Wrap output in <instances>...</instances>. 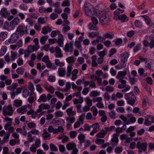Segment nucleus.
<instances>
[{"label":"nucleus","mask_w":154,"mask_h":154,"mask_svg":"<svg viewBox=\"0 0 154 154\" xmlns=\"http://www.w3.org/2000/svg\"><path fill=\"white\" fill-rule=\"evenodd\" d=\"M125 98L127 100V103L131 106H133L136 101V98L133 92H131L125 94Z\"/></svg>","instance_id":"1"},{"label":"nucleus","mask_w":154,"mask_h":154,"mask_svg":"<svg viewBox=\"0 0 154 154\" xmlns=\"http://www.w3.org/2000/svg\"><path fill=\"white\" fill-rule=\"evenodd\" d=\"M84 9L86 14L88 16L94 15V8L89 3H85L84 6Z\"/></svg>","instance_id":"2"},{"label":"nucleus","mask_w":154,"mask_h":154,"mask_svg":"<svg viewBox=\"0 0 154 154\" xmlns=\"http://www.w3.org/2000/svg\"><path fill=\"white\" fill-rule=\"evenodd\" d=\"M28 29L27 27H26L24 25H20L17 28L15 32L20 36H21L23 35H26L28 34Z\"/></svg>","instance_id":"3"},{"label":"nucleus","mask_w":154,"mask_h":154,"mask_svg":"<svg viewBox=\"0 0 154 154\" xmlns=\"http://www.w3.org/2000/svg\"><path fill=\"white\" fill-rule=\"evenodd\" d=\"M13 111L11 105L9 104L8 106L5 105L3 107L2 113L4 116H12Z\"/></svg>","instance_id":"4"},{"label":"nucleus","mask_w":154,"mask_h":154,"mask_svg":"<svg viewBox=\"0 0 154 154\" xmlns=\"http://www.w3.org/2000/svg\"><path fill=\"white\" fill-rule=\"evenodd\" d=\"M100 23L103 26L108 25L109 23L110 20L107 14L104 12L101 15L99 18Z\"/></svg>","instance_id":"5"},{"label":"nucleus","mask_w":154,"mask_h":154,"mask_svg":"<svg viewBox=\"0 0 154 154\" xmlns=\"http://www.w3.org/2000/svg\"><path fill=\"white\" fill-rule=\"evenodd\" d=\"M147 144L146 142L141 143L140 141H138L137 143V148L138 149L139 153L145 152L147 150Z\"/></svg>","instance_id":"6"},{"label":"nucleus","mask_w":154,"mask_h":154,"mask_svg":"<svg viewBox=\"0 0 154 154\" xmlns=\"http://www.w3.org/2000/svg\"><path fill=\"white\" fill-rule=\"evenodd\" d=\"M50 51L52 53L55 52V56L56 57L61 58L63 57V54L61 53V51L60 48L57 46L55 48L53 47H51L50 48Z\"/></svg>","instance_id":"7"},{"label":"nucleus","mask_w":154,"mask_h":154,"mask_svg":"<svg viewBox=\"0 0 154 154\" xmlns=\"http://www.w3.org/2000/svg\"><path fill=\"white\" fill-rule=\"evenodd\" d=\"M128 57V54L127 53L122 54L120 55V64L123 67L126 66Z\"/></svg>","instance_id":"8"},{"label":"nucleus","mask_w":154,"mask_h":154,"mask_svg":"<svg viewBox=\"0 0 154 154\" xmlns=\"http://www.w3.org/2000/svg\"><path fill=\"white\" fill-rule=\"evenodd\" d=\"M50 106L48 104L45 103H42L38 106V109L36 112L37 113H40L41 112L43 109H48L50 108Z\"/></svg>","instance_id":"9"},{"label":"nucleus","mask_w":154,"mask_h":154,"mask_svg":"<svg viewBox=\"0 0 154 154\" xmlns=\"http://www.w3.org/2000/svg\"><path fill=\"white\" fill-rule=\"evenodd\" d=\"M127 69H125L123 71H119L116 76V79H119L120 78L122 79L124 78L125 76L127 74Z\"/></svg>","instance_id":"10"},{"label":"nucleus","mask_w":154,"mask_h":154,"mask_svg":"<svg viewBox=\"0 0 154 154\" xmlns=\"http://www.w3.org/2000/svg\"><path fill=\"white\" fill-rule=\"evenodd\" d=\"M52 9L50 7L46 8L43 6H41L39 8V11L40 13H46L47 12H52Z\"/></svg>","instance_id":"11"},{"label":"nucleus","mask_w":154,"mask_h":154,"mask_svg":"<svg viewBox=\"0 0 154 154\" xmlns=\"http://www.w3.org/2000/svg\"><path fill=\"white\" fill-rule=\"evenodd\" d=\"M43 132L42 137L44 138V140H49L51 138V134L48 132L46 128L43 130Z\"/></svg>","instance_id":"12"},{"label":"nucleus","mask_w":154,"mask_h":154,"mask_svg":"<svg viewBox=\"0 0 154 154\" xmlns=\"http://www.w3.org/2000/svg\"><path fill=\"white\" fill-rule=\"evenodd\" d=\"M40 48L39 46L32 45H29L28 46L27 48V51L29 52L32 53L34 51H37Z\"/></svg>","instance_id":"13"},{"label":"nucleus","mask_w":154,"mask_h":154,"mask_svg":"<svg viewBox=\"0 0 154 154\" xmlns=\"http://www.w3.org/2000/svg\"><path fill=\"white\" fill-rule=\"evenodd\" d=\"M64 38L63 36L60 33L58 35V40H57V42L58 45L61 47L63 46V41Z\"/></svg>","instance_id":"14"},{"label":"nucleus","mask_w":154,"mask_h":154,"mask_svg":"<svg viewBox=\"0 0 154 154\" xmlns=\"http://www.w3.org/2000/svg\"><path fill=\"white\" fill-rule=\"evenodd\" d=\"M58 73L60 77H64L66 74L65 69L63 67H59L58 68Z\"/></svg>","instance_id":"15"},{"label":"nucleus","mask_w":154,"mask_h":154,"mask_svg":"<svg viewBox=\"0 0 154 154\" xmlns=\"http://www.w3.org/2000/svg\"><path fill=\"white\" fill-rule=\"evenodd\" d=\"M19 23V19L17 17L15 18L12 20L11 21L10 23V26L12 27H15V26L18 25Z\"/></svg>","instance_id":"16"},{"label":"nucleus","mask_w":154,"mask_h":154,"mask_svg":"<svg viewBox=\"0 0 154 154\" xmlns=\"http://www.w3.org/2000/svg\"><path fill=\"white\" fill-rule=\"evenodd\" d=\"M73 107H71L67 109L66 112L69 116H73L76 114V111H72Z\"/></svg>","instance_id":"17"},{"label":"nucleus","mask_w":154,"mask_h":154,"mask_svg":"<svg viewBox=\"0 0 154 154\" xmlns=\"http://www.w3.org/2000/svg\"><path fill=\"white\" fill-rule=\"evenodd\" d=\"M27 107L26 105L22 106L21 107L18 108L17 110V113L23 114L26 111Z\"/></svg>","instance_id":"18"},{"label":"nucleus","mask_w":154,"mask_h":154,"mask_svg":"<svg viewBox=\"0 0 154 154\" xmlns=\"http://www.w3.org/2000/svg\"><path fill=\"white\" fill-rule=\"evenodd\" d=\"M20 36L16 32L13 33L11 36L10 37L13 43H15L17 42L18 39L19 38Z\"/></svg>","instance_id":"19"},{"label":"nucleus","mask_w":154,"mask_h":154,"mask_svg":"<svg viewBox=\"0 0 154 154\" xmlns=\"http://www.w3.org/2000/svg\"><path fill=\"white\" fill-rule=\"evenodd\" d=\"M47 19L48 18L47 17H39L38 19V24L39 25L45 24L46 23V21H47Z\"/></svg>","instance_id":"20"},{"label":"nucleus","mask_w":154,"mask_h":154,"mask_svg":"<svg viewBox=\"0 0 154 154\" xmlns=\"http://www.w3.org/2000/svg\"><path fill=\"white\" fill-rule=\"evenodd\" d=\"M64 50L66 52L69 51L70 53H72L73 51V48L69 45L68 43H66L65 48H64Z\"/></svg>","instance_id":"21"},{"label":"nucleus","mask_w":154,"mask_h":154,"mask_svg":"<svg viewBox=\"0 0 154 154\" xmlns=\"http://www.w3.org/2000/svg\"><path fill=\"white\" fill-rule=\"evenodd\" d=\"M47 98L45 94H43L39 97V99L37 101L38 102H45L47 101Z\"/></svg>","instance_id":"22"},{"label":"nucleus","mask_w":154,"mask_h":154,"mask_svg":"<svg viewBox=\"0 0 154 154\" xmlns=\"http://www.w3.org/2000/svg\"><path fill=\"white\" fill-rule=\"evenodd\" d=\"M76 145L73 143H69L66 146L67 149L69 150L76 148Z\"/></svg>","instance_id":"23"},{"label":"nucleus","mask_w":154,"mask_h":154,"mask_svg":"<svg viewBox=\"0 0 154 154\" xmlns=\"http://www.w3.org/2000/svg\"><path fill=\"white\" fill-rule=\"evenodd\" d=\"M149 46L151 49L154 48V37L152 36H149Z\"/></svg>","instance_id":"24"},{"label":"nucleus","mask_w":154,"mask_h":154,"mask_svg":"<svg viewBox=\"0 0 154 154\" xmlns=\"http://www.w3.org/2000/svg\"><path fill=\"white\" fill-rule=\"evenodd\" d=\"M106 134V130H102L97 134L96 136L99 138H103Z\"/></svg>","instance_id":"25"},{"label":"nucleus","mask_w":154,"mask_h":154,"mask_svg":"<svg viewBox=\"0 0 154 154\" xmlns=\"http://www.w3.org/2000/svg\"><path fill=\"white\" fill-rule=\"evenodd\" d=\"M134 25L136 27L139 29H141L143 26L142 22L139 20H136L135 21Z\"/></svg>","instance_id":"26"},{"label":"nucleus","mask_w":154,"mask_h":154,"mask_svg":"<svg viewBox=\"0 0 154 154\" xmlns=\"http://www.w3.org/2000/svg\"><path fill=\"white\" fill-rule=\"evenodd\" d=\"M83 98L81 97H79V99L78 100L77 99H75L73 101V103L75 105H78V104L79 103L81 104L83 102Z\"/></svg>","instance_id":"27"},{"label":"nucleus","mask_w":154,"mask_h":154,"mask_svg":"<svg viewBox=\"0 0 154 154\" xmlns=\"http://www.w3.org/2000/svg\"><path fill=\"white\" fill-rule=\"evenodd\" d=\"M117 20H121L122 22H127L128 20L126 15L125 14L120 15L119 17Z\"/></svg>","instance_id":"28"},{"label":"nucleus","mask_w":154,"mask_h":154,"mask_svg":"<svg viewBox=\"0 0 154 154\" xmlns=\"http://www.w3.org/2000/svg\"><path fill=\"white\" fill-rule=\"evenodd\" d=\"M67 71L66 73V77H69L71 75L72 73V71L73 69V67L71 66H69L67 67Z\"/></svg>","instance_id":"29"},{"label":"nucleus","mask_w":154,"mask_h":154,"mask_svg":"<svg viewBox=\"0 0 154 154\" xmlns=\"http://www.w3.org/2000/svg\"><path fill=\"white\" fill-rule=\"evenodd\" d=\"M51 31V29L49 26H47V27H44L42 28L41 32L42 34H47L48 32H50Z\"/></svg>","instance_id":"30"},{"label":"nucleus","mask_w":154,"mask_h":154,"mask_svg":"<svg viewBox=\"0 0 154 154\" xmlns=\"http://www.w3.org/2000/svg\"><path fill=\"white\" fill-rule=\"evenodd\" d=\"M66 60L67 62L68 63H71L75 62V59L74 56H71L66 58Z\"/></svg>","instance_id":"31"},{"label":"nucleus","mask_w":154,"mask_h":154,"mask_svg":"<svg viewBox=\"0 0 154 154\" xmlns=\"http://www.w3.org/2000/svg\"><path fill=\"white\" fill-rule=\"evenodd\" d=\"M96 25L93 23H90L88 25V28L90 30H97L98 29V28Z\"/></svg>","instance_id":"32"},{"label":"nucleus","mask_w":154,"mask_h":154,"mask_svg":"<svg viewBox=\"0 0 154 154\" xmlns=\"http://www.w3.org/2000/svg\"><path fill=\"white\" fill-rule=\"evenodd\" d=\"M8 33L7 32H2L0 33V40H4L7 37Z\"/></svg>","instance_id":"33"},{"label":"nucleus","mask_w":154,"mask_h":154,"mask_svg":"<svg viewBox=\"0 0 154 154\" xmlns=\"http://www.w3.org/2000/svg\"><path fill=\"white\" fill-rule=\"evenodd\" d=\"M47 130L48 131L49 133L53 132L54 134L57 133V129L54 128H53V127L51 126H49L48 127Z\"/></svg>","instance_id":"34"},{"label":"nucleus","mask_w":154,"mask_h":154,"mask_svg":"<svg viewBox=\"0 0 154 154\" xmlns=\"http://www.w3.org/2000/svg\"><path fill=\"white\" fill-rule=\"evenodd\" d=\"M142 17H144L145 21L146 23L148 25H150L152 22H151L149 17L147 15L141 16Z\"/></svg>","instance_id":"35"},{"label":"nucleus","mask_w":154,"mask_h":154,"mask_svg":"<svg viewBox=\"0 0 154 154\" xmlns=\"http://www.w3.org/2000/svg\"><path fill=\"white\" fill-rule=\"evenodd\" d=\"M78 139L80 141V143L82 144L85 142V136L82 134H80L78 136Z\"/></svg>","instance_id":"36"},{"label":"nucleus","mask_w":154,"mask_h":154,"mask_svg":"<svg viewBox=\"0 0 154 154\" xmlns=\"http://www.w3.org/2000/svg\"><path fill=\"white\" fill-rule=\"evenodd\" d=\"M103 36L105 40L106 38H112L114 36V34L112 33L110 34L109 33H106L103 35Z\"/></svg>","instance_id":"37"},{"label":"nucleus","mask_w":154,"mask_h":154,"mask_svg":"<svg viewBox=\"0 0 154 154\" xmlns=\"http://www.w3.org/2000/svg\"><path fill=\"white\" fill-rule=\"evenodd\" d=\"M49 147L50 150L51 151L56 152L58 150L57 147L54 144L52 143H51L50 144Z\"/></svg>","instance_id":"38"},{"label":"nucleus","mask_w":154,"mask_h":154,"mask_svg":"<svg viewBox=\"0 0 154 154\" xmlns=\"http://www.w3.org/2000/svg\"><path fill=\"white\" fill-rule=\"evenodd\" d=\"M97 7H96L94 8V15H95L96 16H98L102 12V11L100 10L99 8H97Z\"/></svg>","instance_id":"39"},{"label":"nucleus","mask_w":154,"mask_h":154,"mask_svg":"<svg viewBox=\"0 0 154 154\" xmlns=\"http://www.w3.org/2000/svg\"><path fill=\"white\" fill-rule=\"evenodd\" d=\"M48 38L47 35L43 36L41 37L40 38V43L42 44H44L45 43L46 41H47Z\"/></svg>","instance_id":"40"},{"label":"nucleus","mask_w":154,"mask_h":154,"mask_svg":"<svg viewBox=\"0 0 154 154\" xmlns=\"http://www.w3.org/2000/svg\"><path fill=\"white\" fill-rule=\"evenodd\" d=\"M23 96L26 98L29 95V91L25 87H23Z\"/></svg>","instance_id":"41"},{"label":"nucleus","mask_w":154,"mask_h":154,"mask_svg":"<svg viewBox=\"0 0 154 154\" xmlns=\"http://www.w3.org/2000/svg\"><path fill=\"white\" fill-rule=\"evenodd\" d=\"M113 42L116 45H119L122 43V40L121 38H117L113 40Z\"/></svg>","instance_id":"42"},{"label":"nucleus","mask_w":154,"mask_h":154,"mask_svg":"<svg viewBox=\"0 0 154 154\" xmlns=\"http://www.w3.org/2000/svg\"><path fill=\"white\" fill-rule=\"evenodd\" d=\"M16 131L18 133H20L24 136H26L27 134L26 131H24L22 128H17Z\"/></svg>","instance_id":"43"},{"label":"nucleus","mask_w":154,"mask_h":154,"mask_svg":"<svg viewBox=\"0 0 154 154\" xmlns=\"http://www.w3.org/2000/svg\"><path fill=\"white\" fill-rule=\"evenodd\" d=\"M22 101L21 100H14V105L16 107H18L21 105Z\"/></svg>","instance_id":"44"},{"label":"nucleus","mask_w":154,"mask_h":154,"mask_svg":"<svg viewBox=\"0 0 154 154\" xmlns=\"http://www.w3.org/2000/svg\"><path fill=\"white\" fill-rule=\"evenodd\" d=\"M55 63L57 66H58L61 67L63 66L64 65V63L60 62L59 60L58 59H56L55 60Z\"/></svg>","instance_id":"45"},{"label":"nucleus","mask_w":154,"mask_h":154,"mask_svg":"<svg viewBox=\"0 0 154 154\" xmlns=\"http://www.w3.org/2000/svg\"><path fill=\"white\" fill-rule=\"evenodd\" d=\"M91 110L93 112V115L94 116H96L97 114L98 111L97 108L93 106L91 107Z\"/></svg>","instance_id":"46"},{"label":"nucleus","mask_w":154,"mask_h":154,"mask_svg":"<svg viewBox=\"0 0 154 154\" xmlns=\"http://www.w3.org/2000/svg\"><path fill=\"white\" fill-rule=\"evenodd\" d=\"M7 51V48L5 46H3L2 47L0 51V56H2L4 55Z\"/></svg>","instance_id":"47"},{"label":"nucleus","mask_w":154,"mask_h":154,"mask_svg":"<svg viewBox=\"0 0 154 154\" xmlns=\"http://www.w3.org/2000/svg\"><path fill=\"white\" fill-rule=\"evenodd\" d=\"M19 141V139H15L11 140L9 141V143L11 146H14Z\"/></svg>","instance_id":"48"},{"label":"nucleus","mask_w":154,"mask_h":154,"mask_svg":"<svg viewBox=\"0 0 154 154\" xmlns=\"http://www.w3.org/2000/svg\"><path fill=\"white\" fill-rule=\"evenodd\" d=\"M75 45L80 51L82 50V47L81 45L80 42L78 41H76L75 43Z\"/></svg>","instance_id":"49"},{"label":"nucleus","mask_w":154,"mask_h":154,"mask_svg":"<svg viewBox=\"0 0 154 154\" xmlns=\"http://www.w3.org/2000/svg\"><path fill=\"white\" fill-rule=\"evenodd\" d=\"M60 33V32L59 30H56L52 31L51 33V36L52 37L54 38L57 35H59Z\"/></svg>","instance_id":"50"},{"label":"nucleus","mask_w":154,"mask_h":154,"mask_svg":"<svg viewBox=\"0 0 154 154\" xmlns=\"http://www.w3.org/2000/svg\"><path fill=\"white\" fill-rule=\"evenodd\" d=\"M11 60L13 61L15 60L17 55V53L16 52L11 51Z\"/></svg>","instance_id":"51"},{"label":"nucleus","mask_w":154,"mask_h":154,"mask_svg":"<svg viewBox=\"0 0 154 154\" xmlns=\"http://www.w3.org/2000/svg\"><path fill=\"white\" fill-rule=\"evenodd\" d=\"M100 93L97 91H92L90 94V96L91 97H95L99 95Z\"/></svg>","instance_id":"52"},{"label":"nucleus","mask_w":154,"mask_h":154,"mask_svg":"<svg viewBox=\"0 0 154 154\" xmlns=\"http://www.w3.org/2000/svg\"><path fill=\"white\" fill-rule=\"evenodd\" d=\"M34 137H32V134H30V132L28 133L27 140L29 142H31L33 141Z\"/></svg>","instance_id":"53"},{"label":"nucleus","mask_w":154,"mask_h":154,"mask_svg":"<svg viewBox=\"0 0 154 154\" xmlns=\"http://www.w3.org/2000/svg\"><path fill=\"white\" fill-rule=\"evenodd\" d=\"M24 69L20 67L17 69L16 72L18 74L22 75L24 72Z\"/></svg>","instance_id":"54"},{"label":"nucleus","mask_w":154,"mask_h":154,"mask_svg":"<svg viewBox=\"0 0 154 154\" xmlns=\"http://www.w3.org/2000/svg\"><path fill=\"white\" fill-rule=\"evenodd\" d=\"M105 140L103 139L97 138L95 140V143L97 144H100L104 143Z\"/></svg>","instance_id":"55"},{"label":"nucleus","mask_w":154,"mask_h":154,"mask_svg":"<svg viewBox=\"0 0 154 154\" xmlns=\"http://www.w3.org/2000/svg\"><path fill=\"white\" fill-rule=\"evenodd\" d=\"M115 129V127L113 126H111L110 127H106L105 128V130H106V132L107 131L109 132L112 131L114 130Z\"/></svg>","instance_id":"56"},{"label":"nucleus","mask_w":154,"mask_h":154,"mask_svg":"<svg viewBox=\"0 0 154 154\" xmlns=\"http://www.w3.org/2000/svg\"><path fill=\"white\" fill-rule=\"evenodd\" d=\"M99 33L97 32H92L89 33V36L90 37L94 38L97 35H99Z\"/></svg>","instance_id":"57"},{"label":"nucleus","mask_w":154,"mask_h":154,"mask_svg":"<svg viewBox=\"0 0 154 154\" xmlns=\"http://www.w3.org/2000/svg\"><path fill=\"white\" fill-rule=\"evenodd\" d=\"M19 8L20 9L24 11L27 10L28 8L27 5L24 4H20L19 6Z\"/></svg>","instance_id":"58"},{"label":"nucleus","mask_w":154,"mask_h":154,"mask_svg":"<svg viewBox=\"0 0 154 154\" xmlns=\"http://www.w3.org/2000/svg\"><path fill=\"white\" fill-rule=\"evenodd\" d=\"M7 10L5 8H2L0 12V15L3 16H5L7 13Z\"/></svg>","instance_id":"59"},{"label":"nucleus","mask_w":154,"mask_h":154,"mask_svg":"<svg viewBox=\"0 0 154 154\" xmlns=\"http://www.w3.org/2000/svg\"><path fill=\"white\" fill-rule=\"evenodd\" d=\"M114 18L116 20H117L119 17L120 15V14L121 13L119 12L118 10H116V11H114Z\"/></svg>","instance_id":"60"},{"label":"nucleus","mask_w":154,"mask_h":154,"mask_svg":"<svg viewBox=\"0 0 154 154\" xmlns=\"http://www.w3.org/2000/svg\"><path fill=\"white\" fill-rule=\"evenodd\" d=\"M70 117L69 116L66 119V121L67 122H69L71 123H72L75 121V119L73 116Z\"/></svg>","instance_id":"61"},{"label":"nucleus","mask_w":154,"mask_h":154,"mask_svg":"<svg viewBox=\"0 0 154 154\" xmlns=\"http://www.w3.org/2000/svg\"><path fill=\"white\" fill-rule=\"evenodd\" d=\"M48 80L51 82H54L55 81L56 78L54 76L50 75L48 76Z\"/></svg>","instance_id":"62"},{"label":"nucleus","mask_w":154,"mask_h":154,"mask_svg":"<svg viewBox=\"0 0 154 154\" xmlns=\"http://www.w3.org/2000/svg\"><path fill=\"white\" fill-rule=\"evenodd\" d=\"M96 40L97 42V43L101 42H102L103 40H105V38H104L103 36V37L100 36H98Z\"/></svg>","instance_id":"63"},{"label":"nucleus","mask_w":154,"mask_h":154,"mask_svg":"<svg viewBox=\"0 0 154 154\" xmlns=\"http://www.w3.org/2000/svg\"><path fill=\"white\" fill-rule=\"evenodd\" d=\"M55 94L60 98L63 99L64 98V95L59 91H56L55 92Z\"/></svg>","instance_id":"64"}]
</instances>
